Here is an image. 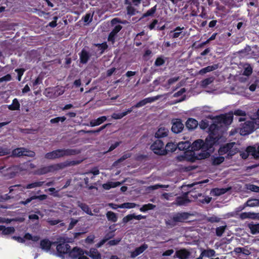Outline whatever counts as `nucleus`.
<instances>
[{
    "label": "nucleus",
    "mask_w": 259,
    "mask_h": 259,
    "mask_svg": "<svg viewBox=\"0 0 259 259\" xmlns=\"http://www.w3.org/2000/svg\"><path fill=\"white\" fill-rule=\"evenodd\" d=\"M82 160H66L64 162L42 166L35 171L34 174L37 175H43L49 172L62 169L66 167L75 166L80 164Z\"/></svg>",
    "instance_id": "obj_1"
},
{
    "label": "nucleus",
    "mask_w": 259,
    "mask_h": 259,
    "mask_svg": "<svg viewBox=\"0 0 259 259\" xmlns=\"http://www.w3.org/2000/svg\"><path fill=\"white\" fill-rule=\"evenodd\" d=\"M226 227H227L226 225L222 226L217 227L215 229L216 235L218 237L222 236V235L223 234V233H224V232L226 229Z\"/></svg>",
    "instance_id": "obj_43"
},
{
    "label": "nucleus",
    "mask_w": 259,
    "mask_h": 259,
    "mask_svg": "<svg viewBox=\"0 0 259 259\" xmlns=\"http://www.w3.org/2000/svg\"><path fill=\"white\" fill-rule=\"evenodd\" d=\"M87 254L89 255L92 259H101L100 253L96 248H91Z\"/></svg>",
    "instance_id": "obj_27"
},
{
    "label": "nucleus",
    "mask_w": 259,
    "mask_h": 259,
    "mask_svg": "<svg viewBox=\"0 0 259 259\" xmlns=\"http://www.w3.org/2000/svg\"><path fill=\"white\" fill-rule=\"evenodd\" d=\"M214 80L213 77H209L206 78L201 81V85L203 87H206L207 85L211 84Z\"/></svg>",
    "instance_id": "obj_45"
},
{
    "label": "nucleus",
    "mask_w": 259,
    "mask_h": 259,
    "mask_svg": "<svg viewBox=\"0 0 259 259\" xmlns=\"http://www.w3.org/2000/svg\"><path fill=\"white\" fill-rule=\"evenodd\" d=\"M157 10V5L148 10L146 13H144L142 16V18H144L147 17H153L156 13Z\"/></svg>",
    "instance_id": "obj_33"
},
{
    "label": "nucleus",
    "mask_w": 259,
    "mask_h": 259,
    "mask_svg": "<svg viewBox=\"0 0 259 259\" xmlns=\"http://www.w3.org/2000/svg\"><path fill=\"white\" fill-rule=\"evenodd\" d=\"M69 256L72 259L78 258L79 256L81 255H83L84 252L82 249L77 247H74L72 250L70 248L68 251Z\"/></svg>",
    "instance_id": "obj_12"
},
{
    "label": "nucleus",
    "mask_w": 259,
    "mask_h": 259,
    "mask_svg": "<svg viewBox=\"0 0 259 259\" xmlns=\"http://www.w3.org/2000/svg\"><path fill=\"white\" fill-rule=\"evenodd\" d=\"M150 149L158 155H165L167 152L164 150V144L161 139H156L150 146Z\"/></svg>",
    "instance_id": "obj_5"
},
{
    "label": "nucleus",
    "mask_w": 259,
    "mask_h": 259,
    "mask_svg": "<svg viewBox=\"0 0 259 259\" xmlns=\"http://www.w3.org/2000/svg\"><path fill=\"white\" fill-rule=\"evenodd\" d=\"M156 205L152 203L144 204L139 209L141 212H146L149 210H153L156 208Z\"/></svg>",
    "instance_id": "obj_31"
},
{
    "label": "nucleus",
    "mask_w": 259,
    "mask_h": 259,
    "mask_svg": "<svg viewBox=\"0 0 259 259\" xmlns=\"http://www.w3.org/2000/svg\"><path fill=\"white\" fill-rule=\"evenodd\" d=\"M249 228L251 234H256L259 233V224H250L249 225Z\"/></svg>",
    "instance_id": "obj_42"
},
{
    "label": "nucleus",
    "mask_w": 259,
    "mask_h": 259,
    "mask_svg": "<svg viewBox=\"0 0 259 259\" xmlns=\"http://www.w3.org/2000/svg\"><path fill=\"white\" fill-rule=\"evenodd\" d=\"M77 206L81 209L82 211L85 212L87 214L90 215H93V214L92 212L91 209L89 206L85 203L81 202L80 201L77 202Z\"/></svg>",
    "instance_id": "obj_28"
},
{
    "label": "nucleus",
    "mask_w": 259,
    "mask_h": 259,
    "mask_svg": "<svg viewBox=\"0 0 259 259\" xmlns=\"http://www.w3.org/2000/svg\"><path fill=\"white\" fill-rule=\"evenodd\" d=\"M93 16V14L91 15V13H87L85 16L82 17V19L84 22L89 23L92 22Z\"/></svg>",
    "instance_id": "obj_48"
},
{
    "label": "nucleus",
    "mask_w": 259,
    "mask_h": 259,
    "mask_svg": "<svg viewBox=\"0 0 259 259\" xmlns=\"http://www.w3.org/2000/svg\"><path fill=\"white\" fill-rule=\"evenodd\" d=\"M190 146L189 143L187 141L180 142L177 144V149L180 151L187 150Z\"/></svg>",
    "instance_id": "obj_35"
},
{
    "label": "nucleus",
    "mask_w": 259,
    "mask_h": 259,
    "mask_svg": "<svg viewBox=\"0 0 259 259\" xmlns=\"http://www.w3.org/2000/svg\"><path fill=\"white\" fill-rule=\"evenodd\" d=\"M35 155L34 151L29 150L25 148H17L12 152V157H19L22 156H26L33 157Z\"/></svg>",
    "instance_id": "obj_6"
},
{
    "label": "nucleus",
    "mask_w": 259,
    "mask_h": 259,
    "mask_svg": "<svg viewBox=\"0 0 259 259\" xmlns=\"http://www.w3.org/2000/svg\"><path fill=\"white\" fill-rule=\"evenodd\" d=\"M190 215L191 214L187 212H177L173 215L174 220L177 223H184L188 219Z\"/></svg>",
    "instance_id": "obj_10"
},
{
    "label": "nucleus",
    "mask_w": 259,
    "mask_h": 259,
    "mask_svg": "<svg viewBox=\"0 0 259 259\" xmlns=\"http://www.w3.org/2000/svg\"><path fill=\"white\" fill-rule=\"evenodd\" d=\"M218 68V64H213L211 66H208L206 67L203 68L199 71V74L203 75L207 72L214 71Z\"/></svg>",
    "instance_id": "obj_24"
},
{
    "label": "nucleus",
    "mask_w": 259,
    "mask_h": 259,
    "mask_svg": "<svg viewBox=\"0 0 259 259\" xmlns=\"http://www.w3.org/2000/svg\"><path fill=\"white\" fill-rule=\"evenodd\" d=\"M255 152V146H248L245 150V152H242L240 154L241 157L244 159H247L249 155L253 156V153Z\"/></svg>",
    "instance_id": "obj_22"
},
{
    "label": "nucleus",
    "mask_w": 259,
    "mask_h": 259,
    "mask_svg": "<svg viewBox=\"0 0 259 259\" xmlns=\"http://www.w3.org/2000/svg\"><path fill=\"white\" fill-rule=\"evenodd\" d=\"M234 114L237 116H246V112L241 109H238L234 111Z\"/></svg>",
    "instance_id": "obj_60"
},
{
    "label": "nucleus",
    "mask_w": 259,
    "mask_h": 259,
    "mask_svg": "<svg viewBox=\"0 0 259 259\" xmlns=\"http://www.w3.org/2000/svg\"><path fill=\"white\" fill-rule=\"evenodd\" d=\"M126 13L127 15L132 16L135 15L137 13H139V11L130 5L126 7Z\"/></svg>",
    "instance_id": "obj_41"
},
{
    "label": "nucleus",
    "mask_w": 259,
    "mask_h": 259,
    "mask_svg": "<svg viewBox=\"0 0 259 259\" xmlns=\"http://www.w3.org/2000/svg\"><path fill=\"white\" fill-rule=\"evenodd\" d=\"M146 218V216H145V215H143L141 214L136 215L135 213H133V214H128V215H126L125 217H124L122 219V223L125 225V224H126L127 223H128V222H130V221H131L133 219H136L137 220H141L142 219H145Z\"/></svg>",
    "instance_id": "obj_14"
},
{
    "label": "nucleus",
    "mask_w": 259,
    "mask_h": 259,
    "mask_svg": "<svg viewBox=\"0 0 259 259\" xmlns=\"http://www.w3.org/2000/svg\"><path fill=\"white\" fill-rule=\"evenodd\" d=\"M221 219L215 215H212L207 218V221L211 223H218L220 221Z\"/></svg>",
    "instance_id": "obj_55"
},
{
    "label": "nucleus",
    "mask_w": 259,
    "mask_h": 259,
    "mask_svg": "<svg viewBox=\"0 0 259 259\" xmlns=\"http://www.w3.org/2000/svg\"><path fill=\"white\" fill-rule=\"evenodd\" d=\"M42 83V79L38 76L34 80L32 81V87L33 89H36V87L39 84Z\"/></svg>",
    "instance_id": "obj_56"
},
{
    "label": "nucleus",
    "mask_w": 259,
    "mask_h": 259,
    "mask_svg": "<svg viewBox=\"0 0 259 259\" xmlns=\"http://www.w3.org/2000/svg\"><path fill=\"white\" fill-rule=\"evenodd\" d=\"M66 119V118L65 116L61 117H57L56 118H52L50 120V123L52 124L57 123L61 121L63 122Z\"/></svg>",
    "instance_id": "obj_47"
},
{
    "label": "nucleus",
    "mask_w": 259,
    "mask_h": 259,
    "mask_svg": "<svg viewBox=\"0 0 259 259\" xmlns=\"http://www.w3.org/2000/svg\"><path fill=\"white\" fill-rule=\"evenodd\" d=\"M188 194V192H185L182 195L177 197L174 203L178 206L187 205L191 201Z\"/></svg>",
    "instance_id": "obj_8"
},
{
    "label": "nucleus",
    "mask_w": 259,
    "mask_h": 259,
    "mask_svg": "<svg viewBox=\"0 0 259 259\" xmlns=\"http://www.w3.org/2000/svg\"><path fill=\"white\" fill-rule=\"evenodd\" d=\"M55 245H56V250L59 256H62L64 254H67L70 250V246L64 237H60L55 241Z\"/></svg>",
    "instance_id": "obj_4"
},
{
    "label": "nucleus",
    "mask_w": 259,
    "mask_h": 259,
    "mask_svg": "<svg viewBox=\"0 0 259 259\" xmlns=\"http://www.w3.org/2000/svg\"><path fill=\"white\" fill-rule=\"evenodd\" d=\"M197 120L192 118H189L186 122V126L189 131L195 129L198 126Z\"/></svg>",
    "instance_id": "obj_21"
},
{
    "label": "nucleus",
    "mask_w": 259,
    "mask_h": 259,
    "mask_svg": "<svg viewBox=\"0 0 259 259\" xmlns=\"http://www.w3.org/2000/svg\"><path fill=\"white\" fill-rule=\"evenodd\" d=\"M20 108V103L17 99L15 98L12 101V103L8 106V108L10 110H19Z\"/></svg>",
    "instance_id": "obj_30"
},
{
    "label": "nucleus",
    "mask_w": 259,
    "mask_h": 259,
    "mask_svg": "<svg viewBox=\"0 0 259 259\" xmlns=\"http://www.w3.org/2000/svg\"><path fill=\"white\" fill-rule=\"evenodd\" d=\"M201 256L203 257H210L214 256L215 255V251L212 249H204L201 252Z\"/></svg>",
    "instance_id": "obj_32"
},
{
    "label": "nucleus",
    "mask_w": 259,
    "mask_h": 259,
    "mask_svg": "<svg viewBox=\"0 0 259 259\" xmlns=\"http://www.w3.org/2000/svg\"><path fill=\"white\" fill-rule=\"evenodd\" d=\"M158 96L146 98L140 101L136 104L134 105V107H135L136 108H140L146 105L148 103H151L152 102H153L155 101L158 100Z\"/></svg>",
    "instance_id": "obj_13"
},
{
    "label": "nucleus",
    "mask_w": 259,
    "mask_h": 259,
    "mask_svg": "<svg viewBox=\"0 0 259 259\" xmlns=\"http://www.w3.org/2000/svg\"><path fill=\"white\" fill-rule=\"evenodd\" d=\"M80 150L77 149H58L47 153L45 155V157L47 159L55 160L65 156L76 155L80 153Z\"/></svg>",
    "instance_id": "obj_2"
},
{
    "label": "nucleus",
    "mask_w": 259,
    "mask_h": 259,
    "mask_svg": "<svg viewBox=\"0 0 259 259\" xmlns=\"http://www.w3.org/2000/svg\"><path fill=\"white\" fill-rule=\"evenodd\" d=\"M95 46L98 48V50L100 51L99 53L100 55L103 54L105 51L108 48V45L106 42L101 44H96Z\"/></svg>",
    "instance_id": "obj_38"
},
{
    "label": "nucleus",
    "mask_w": 259,
    "mask_h": 259,
    "mask_svg": "<svg viewBox=\"0 0 259 259\" xmlns=\"http://www.w3.org/2000/svg\"><path fill=\"white\" fill-rule=\"evenodd\" d=\"M169 131L164 127H160L155 134V138L157 139H161L168 136Z\"/></svg>",
    "instance_id": "obj_17"
},
{
    "label": "nucleus",
    "mask_w": 259,
    "mask_h": 259,
    "mask_svg": "<svg viewBox=\"0 0 259 259\" xmlns=\"http://www.w3.org/2000/svg\"><path fill=\"white\" fill-rule=\"evenodd\" d=\"M12 79V76L10 74H8L2 77H0V83L4 81H9Z\"/></svg>",
    "instance_id": "obj_61"
},
{
    "label": "nucleus",
    "mask_w": 259,
    "mask_h": 259,
    "mask_svg": "<svg viewBox=\"0 0 259 259\" xmlns=\"http://www.w3.org/2000/svg\"><path fill=\"white\" fill-rule=\"evenodd\" d=\"M219 138L217 137L209 135L203 141V151L198 153L197 158L203 159L208 158L210 156V153L207 151L212 148L214 144L217 142Z\"/></svg>",
    "instance_id": "obj_3"
},
{
    "label": "nucleus",
    "mask_w": 259,
    "mask_h": 259,
    "mask_svg": "<svg viewBox=\"0 0 259 259\" xmlns=\"http://www.w3.org/2000/svg\"><path fill=\"white\" fill-rule=\"evenodd\" d=\"M227 188H214L212 189V192L215 196H220L226 193L228 191Z\"/></svg>",
    "instance_id": "obj_40"
},
{
    "label": "nucleus",
    "mask_w": 259,
    "mask_h": 259,
    "mask_svg": "<svg viewBox=\"0 0 259 259\" xmlns=\"http://www.w3.org/2000/svg\"><path fill=\"white\" fill-rule=\"evenodd\" d=\"M139 206V204L133 202H125L118 206L120 208H133Z\"/></svg>",
    "instance_id": "obj_37"
},
{
    "label": "nucleus",
    "mask_w": 259,
    "mask_h": 259,
    "mask_svg": "<svg viewBox=\"0 0 259 259\" xmlns=\"http://www.w3.org/2000/svg\"><path fill=\"white\" fill-rule=\"evenodd\" d=\"M255 199H249L245 203V205L250 207L257 206V202L255 201Z\"/></svg>",
    "instance_id": "obj_51"
},
{
    "label": "nucleus",
    "mask_w": 259,
    "mask_h": 259,
    "mask_svg": "<svg viewBox=\"0 0 259 259\" xmlns=\"http://www.w3.org/2000/svg\"><path fill=\"white\" fill-rule=\"evenodd\" d=\"M70 220H71V222H70V224H69V226L68 227V230L72 229L78 222V221L77 220H75L73 218H71Z\"/></svg>",
    "instance_id": "obj_59"
},
{
    "label": "nucleus",
    "mask_w": 259,
    "mask_h": 259,
    "mask_svg": "<svg viewBox=\"0 0 259 259\" xmlns=\"http://www.w3.org/2000/svg\"><path fill=\"white\" fill-rule=\"evenodd\" d=\"M184 29V27H181L180 26H178L176 27L173 31H170L169 33L170 37L172 38H176L182 35V37L184 36V34L182 33V30Z\"/></svg>",
    "instance_id": "obj_20"
},
{
    "label": "nucleus",
    "mask_w": 259,
    "mask_h": 259,
    "mask_svg": "<svg viewBox=\"0 0 259 259\" xmlns=\"http://www.w3.org/2000/svg\"><path fill=\"white\" fill-rule=\"evenodd\" d=\"M220 122L226 124H231L233 120V116L227 114H222L219 117Z\"/></svg>",
    "instance_id": "obj_25"
},
{
    "label": "nucleus",
    "mask_w": 259,
    "mask_h": 259,
    "mask_svg": "<svg viewBox=\"0 0 259 259\" xmlns=\"http://www.w3.org/2000/svg\"><path fill=\"white\" fill-rule=\"evenodd\" d=\"M120 238H117L113 240H111L108 241L107 245L109 246H114L118 244L119 242L120 241Z\"/></svg>",
    "instance_id": "obj_57"
},
{
    "label": "nucleus",
    "mask_w": 259,
    "mask_h": 259,
    "mask_svg": "<svg viewBox=\"0 0 259 259\" xmlns=\"http://www.w3.org/2000/svg\"><path fill=\"white\" fill-rule=\"evenodd\" d=\"M15 72H16L18 74L17 79L18 81H20L21 80V77L24 74L25 71V69L23 68H19L15 69Z\"/></svg>",
    "instance_id": "obj_54"
},
{
    "label": "nucleus",
    "mask_w": 259,
    "mask_h": 259,
    "mask_svg": "<svg viewBox=\"0 0 259 259\" xmlns=\"http://www.w3.org/2000/svg\"><path fill=\"white\" fill-rule=\"evenodd\" d=\"M192 148L194 151L201 150V152L203 151V140L199 139L195 141L192 145Z\"/></svg>",
    "instance_id": "obj_23"
},
{
    "label": "nucleus",
    "mask_w": 259,
    "mask_h": 259,
    "mask_svg": "<svg viewBox=\"0 0 259 259\" xmlns=\"http://www.w3.org/2000/svg\"><path fill=\"white\" fill-rule=\"evenodd\" d=\"M219 130L218 126L217 125L213 124L211 125L209 127V135L215 136L218 131Z\"/></svg>",
    "instance_id": "obj_46"
},
{
    "label": "nucleus",
    "mask_w": 259,
    "mask_h": 259,
    "mask_svg": "<svg viewBox=\"0 0 259 259\" xmlns=\"http://www.w3.org/2000/svg\"><path fill=\"white\" fill-rule=\"evenodd\" d=\"M254 130V122L252 121H247L242 124L240 130V133L241 135L245 136L252 133Z\"/></svg>",
    "instance_id": "obj_7"
},
{
    "label": "nucleus",
    "mask_w": 259,
    "mask_h": 259,
    "mask_svg": "<svg viewBox=\"0 0 259 259\" xmlns=\"http://www.w3.org/2000/svg\"><path fill=\"white\" fill-rule=\"evenodd\" d=\"M122 28V27L120 25H116L111 32L116 35L121 30Z\"/></svg>",
    "instance_id": "obj_63"
},
{
    "label": "nucleus",
    "mask_w": 259,
    "mask_h": 259,
    "mask_svg": "<svg viewBox=\"0 0 259 259\" xmlns=\"http://www.w3.org/2000/svg\"><path fill=\"white\" fill-rule=\"evenodd\" d=\"M106 217L109 221L113 223L116 222L118 219L117 214L111 211H108L106 213Z\"/></svg>",
    "instance_id": "obj_34"
},
{
    "label": "nucleus",
    "mask_w": 259,
    "mask_h": 259,
    "mask_svg": "<svg viewBox=\"0 0 259 259\" xmlns=\"http://www.w3.org/2000/svg\"><path fill=\"white\" fill-rule=\"evenodd\" d=\"M247 189L251 191L254 192H259V187L253 184H249L247 186Z\"/></svg>",
    "instance_id": "obj_52"
},
{
    "label": "nucleus",
    "mask_w": 259,
    "mask_h": 259,
    "mask_svg": "<svg viewBox=\"0 0 259 259\" xmlns=\"http://www.w3.org/2000/svg\"><path fill=\"white\" fill-rule=\"evenodd\" d=\"M177 149V143L172 142H168L165 146V150L167 154L168 152H175Z\"/></svg>",
    "instance_id": "obj_29"
},
{
    "label": "nucleus",
    "mask_w": 259,
    "mask_h": 259,
    "mask_svg": "<svg viewBox=\"0 0 259 259\" xmlns=\"http://www.w3.org/2000/svg\"><path fill=\"white\" fill-rule=\"evenodd\" d=\"M132 156V154L131 153H127L123 154L120 158H119L117 160V162H121L127 159L128 158L131 157Z\"/></svg>",
    "instance_id": "obj_58"
},
{
    "label": "nucleus",
    "mask_w": 259,
    "mask_h": 259,
    "mask_svg": "<svg viewBox=\"0 0 259 259\" xmlns=\"http://www.w3.org/2000/svg\"><path fill=\"white\" fill-rule=\"evenodd\" d=\"M253 157L255 159H259V144L257 145V148L255 147V152L253 153Z\"/></svg>",
    "instance_id": "obj_64"
},
{
    "label": "nucleus",
    "mask_w": 259,
    "mask_h": 259,
    "mask_svg": "<svg viewBox=\"0 0 259 259\" xmlns=\"http://www.w3.org/2000/svg\"><path fill=\"white\" fill-rule=\"evenodd\" d=\"M235 145L234 142L229 143L225 144V145L221 147L219 150V153L220 155H223L225 154L228 155V152L232 148L234 147Z\"/></svg>",
    "instance_id": "obj_19"
},
{
    "label": "nucleus",
    "mask_w": 259,
    "mask_h": 259,
    "mask_svg": "<svg viewBox=\"0 0 259 259\" xmlns=\"http://www.w3.org/2000/svg\"><path fill=\"white\" fill-rule=\"evenodd\" d=\"M225 160V158L223 156L215 157L213 159L212 163L213 165H219L223 163Z\"/></svg>",
    "instance_id": "obj_49"
},
{
    "label": "nucleus",
    "mask_w": 259,
    "mask_h": 259,
    "mask_svg": "<svg viewBox=\"0 0 259 259\" xmlns=\"http://www.w3.org/2000/svg\"><path fill=\"white\" fill-rule=\"evenodd\" d=\"M165 60L163 57L160 56L156 58L154 62V66L156 67H159L164 64Z\"/></svg>",
    "instance_id": "obj_44"
},
{
    "label": "nucleus",
    "mask_w": 259,
    "mask_h": 259,
    "mask_svg": "<svg viewBox=\"0 0 259 259\" xmlns=\"http://www.w3.org/2000/svg\"><path fill=\"white\" fill-rule=\"evenodd\" d=\"M55 241L52 242L48 239H43L40 242V247L42 249L48 251L50 250L51 246L55 245Z\"/></svg>",
    "instance_id": "obj_18"
},
{
    "label": "nucleus",
    "mask_w": 259,
    "mask_h": 259,
    "mask_svg": "<svg viewBox=\"0 0 259 259\" xmlns=\"http://www.w3.org/2000/svg\"><path fill=\"white\" fill-rule=\"evenodd\" d=\"M184 125L180 119H177L173 122L171 126V131L175 134L181 133L184 129Z\"/></svg>",
    "instance_id": "obj_11"
},
{
    "label": "nucleus",
    "mask_w": 259,
    "mask_h": 259,
    "mask_svg": "<svg viewBox=\"0 0 259 259\" xmlns=\"http://www.w3.org/2000/svg\"><path fill=\"white\" fill-rule=\"evenodd\" d=\"M148 247V245L144 243L141 245L140 247H137L135 249L132 251L131 253V257L132 258H135L139 255L142 253L145 250H146Z\"/></svg>",
    "instance_id": "obj_16"
},
{
    "label": "nucleus",
    "mask_w": 259,
    "mask_h": 259,
    "mask_svg": "<svg viewBox=\"0 0 259 259\" xmlns=\"http://www.w3.org/2000/svg\"><path fill=\"white\" fill-rule=\"evenodd\" d=\"M237 148H234L233 147L230 149L228 152V154L227 156V158H229L231 157L232 156L234 155L237 152Z\"/></svg>",
    "instance_id": "obj_62"
},
{
    "label": "nucleus",
    "mask_w": 259,
    "mask_h": 259,
    "mask_svg": "<svg viewBox=\"0 0 259 259\" xmlns=\"http://www.w3.org/2000/svg\"><path fill=\"white\" fill-rule=\"evenodd\" d=\"M80 62L82 64H86L89 60L92 54H90L85 49H83L79 53Z\"/></svg>",
    "instance_id": "obj_15"
},
{
    "label": "nucleus",
    "mask_w": 259,
    "mask_h": 259,
    "mask_svg": "<svg viewBox=\"0 0 259 259\" xmlns=\"http://www.w3.org/2000/svg\"><path fill=\"white\" fill-rule=\"evenodd\" d=\"M15 231V229L13 227H6L3 226V228L2 230V234L3 235H7L14 233Z\"/></svg>",
    "instance_id": "obj_36"
},
{
    "label": "nucleus",
    "mask_w": 259,
    "mask_h": 259,
    "mask_svg": "<svg viewBox=\"0 0 259 259\" xmlns=\"http://www.w3.org/2000/svg\"><path fill=\"white\" fill-rule=\"evenodd\" d=\"M211 200V197H210L208 196H203L202 198H200L198 200V201L202 203V204H208Z\"/></svg>",
    "instance_id": "obj_50"
},
{
    "label": "nucleus",
    "mask_w": 259,
    "mask_h": 259,
    "mask_svg": "<svg viewBox=\"0 0 259 259\" xmlns=\"http://www.w3.org/2000/svg\"><path fill=\"white\" fill-rule=\"evenodd\" d=\"M191 254V252L189 250L183 248L176 251L174 257L179 259H188Z\"/></svg>",
    "instance_id": "obj_9"
},
{
    "label": "nucleus",
    "mask_w": 259,
    "mask_h": 259,
    "mask_svg": "<svg viewBox=\"0 0 259 259\" xmlns=\"http://www.w3.org/2000/svg\"><path fill=\"white\" fill-rule=\"evenodd\" d=\"M125 116V114L123 112L121 113H113L112 114L111 117L113 119H121L122 118H123Z\"/></svg>",
    "instance_id": "obj_53"
},
{
    "label": "nucleus",
    "mask_w": 259,
    "mask_h": 259,
    "mask_svg": "<svg viewBox=\"0 0 259 259\" xmlns=\"http://www.w3.org/2000/svg\"><path fill=\"white\" fill-rule=\"evenodd\" d=\"M45 182L39 181V182H35L30 184H27L25 188L26 189H32L36 187H39L43 185Z\"/></svg>",
    "instance_id": "obj_39"
},
{
    "label": "nucleus",
    "mask_w": 259,
    "mask_h": 259,
    "mask_svg": "<svg viewBox=\"0 0 259 259\" xmlns=\"http://www.w3.org/2000/svg\"><path fill=\"white\" fill-rule=\"evenodd\" d=\"M106 120L107 117L106 116H102L96 119L91 120L90 122V124L92 127L98 126L103 123Z\"/></svg>",
    "instance_id": "obj_26"
}]
</instances>
